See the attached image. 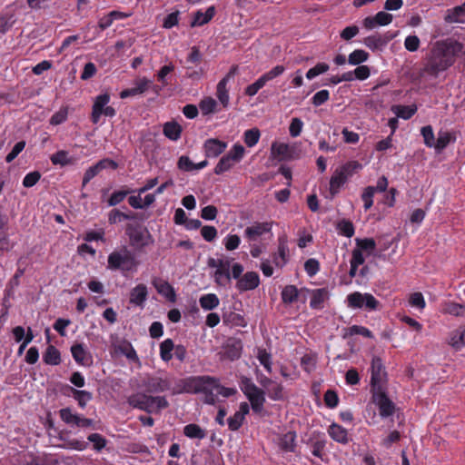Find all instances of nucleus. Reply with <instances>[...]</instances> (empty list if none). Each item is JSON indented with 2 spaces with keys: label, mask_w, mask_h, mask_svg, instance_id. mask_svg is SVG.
Wrapping results in <instances>:
<instances>
[{
  "label": "nucleus",
  "mask_w": 465,
  "mask_h": 465,
  "mask_svg": "<svg viewBox=\"0 0 465 465\" xmlns=\"http://www.w3.org/2000/svg\"><path fill=\"white\" fill-rule=\"evenodd\" d=\"M463 49V44L452 38L437 41L422 59L419 77L437 78L440 73L454 64L456 57L462 54Z\"/></svg>",
  "instance_id": "nucleus-1"
},
{
  "label": "nucleus",
  "mask_w": 465,
  "mask_h": 465,
  "mask_svg": "<svg viewBox=\"0 0 465 465\" xmlns=\"http://www.w3.org/2000/svg\"><path fill=\"white\" fill-rule=\"evenodd\" d=\"M127 402L133 408L148 413L160 412L169 407V402L164 396H153L141 392L129 396Z\"/></svg>",
  "instance_id": "nucleus-2"
},
{
  "label": "nucleus",
  "mask_w": 465,
  "mask_h": 465,
  "mask_svg": "<svg viewBox=\"0 0 465 465\" xmlns=\"http://www.w3.org/2000/svg\"><path fill=\"white\" fill-rule=\"evenodd\" d=\"M240 389L250 401L251 408L254 413L260 414L263 411L266 401L265 391L257 387L251 378L242 376L240 379Z\"/></svg>",
  "instance_id": "nucleus-3"
},
{
  "label": "nucleus",
  "mask_w": 465,
  "mask_h": 465,
  "mask_svg": "<svg viewBox=\"0 0 465 465\" xmlns=\"http://www.w3.org/2000/svg\"><path fill=\"white\" fill-rule=\"evenodd\" d=\"M139 264L135 255L126 247L113 252L108 256V268L111 270L133 271Z\"/></svg>",
  "instance_id": "nucleus-4"
},
{
  "label": "nucleus",
  "mask_w": 465,
  "mask_h": 465,
  "mask_svg": "<svg viewBox=\"0 0 465 465\" xmlns=\"http://www.w3.org/2000/svg\"><path fill=\"white\" fill-rule=\"evenodd\" d=\"M125 233L129 237L130 244L136 248H143L153 242L147 228L140 223H127Z\"/></svg>",
  "instance_id": "nucleus-5"
},
{
  "label": "nucleus",
  "mask_w": 465,
  "mask_h": 465,
  "mask_svg": "<svg viewBox=\"0 0 465 465\" xmlns=\"http://www.w3.org/2000/svg\"><path fill=\"white\" fill-rule=\"evenodd\" d=\"M371 401L378 407L379 414L381 418H388L395 412V404L388 397L383 388L379 390H371Z\"/></svg>",
  "instance_id": "nucleus-6"
},
{
  "label": "nucleus",
  "mask_w": 465,
  "mask_h": 465,
  "mask_svg": "<svg viewBox=\"0 0 465 465\" xmlns=\"http://www.w3.org/2000/svg\"><path fill=\"white\" fill-rule=\"evenodd\" d=\"M348 306L351 309H364L371 312L379 309L380 302L371 294L365 292H351L347 297Z\"/></svg>",
  "instance_id": "nucleus-7"
},
{
  "label": "nucleus",
  "mask_w": 465,
  "mask_h": 465,
  "mask_svg": "<svg viewBox=\"0 0 465 465\" xmlns=\"http://www.w3.org/2000/svg\"><path fill=\"white\" fill-rule=\"evenodd\" d=\"M61 420L71 427L78 428H94V420L89 418L83 417L77 413L73 412L71 408L66 407L59 411Z\"/></svg>",
  "instance_id": "nucleus-8"
},
{
  "label": "nucleus",
  "mask_w": 465,
  "mask_h": 465,
  "mask_svg": "<svg viewBox=\"0 0 465 465\" xmlns=\"http://www.w3.org/2000/svg\"><path fill=\"white\" fill-rule=\"evenodd\" d=\"M216 378L209 375H202L200 376V381L198 382L199 391H196V394L203 393L204 395V403L209 405H215L217 402V396L214 394Z\"/></svg>",
  "instance_id": "nucleus-9"
},
{
  "label": "nucleus",
  "mask_w": 465,
  "mask_h": 465,
  "mask_svg": "<svg viewBox=\"0 0 465 465\" xmlns=\"http://www.w3.org/2000/svg\"><path fill=\"white\" fill-rule=\"evenodd\" d=\"M371 372V390H379V388H383L382 382L386 381L387 372L385 371L383 361L380 357L374 356L372 358Z\"/></svg>",
  "instance_id": "nucleus-10"
},
{
  "label": "nucleus",
  "mask_w": 465,
  "mask_h": 465,
  "mask_svg": "<svg viewBox=\"0 0 465 465\" xmlns=\"http://www.w3.org/2000/svg\"><path fill=\"white\" fill-rule=\"evenodd\" d=\"M116 170L118 163L110 158H104L98 161L94 165L89 167L83 177L82 187H84L94 177H95L101 171L104 169Z\"/></svg>",
  "instance_id": "nucleus-11"
},
{
  "label": "nucleus",
  "mask_w": 465,
  "mask_h": 465,
  "mask_svg": "<svg viewBox=\"0 0 465 465\" xmlns=\"http://www.w3.org/2000/svg\"><path fill=\"white\" fill-rule=\"evenodd\" d=\"M200 376H190L183 379H180L175 382V385L172 388V394H196L198 389V382Z\"/></svg>",
  "instance_id": "nucleus-12"
},
{
  "label": "nucleus",
  "mask_w": 465,
  "mask_h": 465,
  "mask_svg": "<svg viewBox=\"0 0 465 465\" xmlns=\"http://www.w3.org/2000/svg\"><path fill=\"white\" fill-rule=\"evenodd\" d=\"M143 385L148 393H160L171 389L169 379L158 376L148 377Z\"/></svg>",
  "instance_id": "nucleus-13"
},
{
  "label": "nucleus",
  "mask_w": 465,
  "mask_h": 465,
  "mask_svg": "<svg viewBox=\"0 0 465 465\" xmlns=\"http://www.w3.org/2000/svg\"><path fill=\"white\" fill-rule=\"evenodd\" d=\"M392 15L381 11L374 16H367L363 19L362 24L366 29H373L376 25L385 26L391 23Z\"/></svg>",
  "instance_id": "nucleus-14"
},
{
  "label": "nucleus",
  "mask_w": 465,
  "mask_h": 465,
  "mask_svg": "<svg viewBox=\"0 0 465 465\" xmlns=\"http://www.w3.org/2000/svg\"><path fill=\"white\" fill-rule=\"evenodd\" d=\"M227 143L217 138H210L204 142L203 149L205 156L209 158L218 157L226 149Z\"/></svg>",
  "instance_id": "nucleus-15"
},
{
  "label": "nucleus",
  "mask_w": 465,
  "mask_h": 465,
  "mask_svg": "<svg viewBox=\"0 0 465 465\" xmlns=\"http://www.w3.org/2000/svg\"><path fill=\"white\" fill-rule=\"evenodd\" d=\"M71 353L74 360L80 365L90 366L93 362L92 355L84 348L83 343H75L71 347Z\"/></svg>",
  "instance_id": "nucleus-16"
},
{
  "label": "nucleus",
  "mask_w": 465,
  "mask_h": 465,
  "mask_svg": "<svg viewBox=\"0 0 465 465\" xmlns=\"http://www.w3.org/2000/svg\"><path fill=\"white\" fill-rule=\"evenodd\" d=\"M296 439V432L290 430L279 436L278 446L284 452H295L297 446Z\"/></svg>",
  "instance_id": "nucleus-17"
},
{
  "label": "nucleus",
  "mask_w": 465,
  "mask_h": 465,
  "mask_svg": "<svg viewBox=\"0 0 465 465\" xmlns=\"http://www.w3.org/2000/svg\"><path fill=\"white\" fill-rule=\"evenodd\" d=\"M260 278L255 272H247L243 276L238 280L237 287L240 291H252L258 287Z\"/></svg>",
  "instance_id": "nucleus-18"
},
{
  "label": "nucleus",
  "mask_w": 465,
  "mask_h": 465,
  "mask_svg": "<svg viewBox=\"0 0 465 465\" xmlns=\"http://www.w3.org/2000/svg\"><path fill=\"white\" fill-rule=\"evenodd\" d=\"M231 262L229 260H223L222 264L216 269L214 272L215 282L220 286L225 287L231 282L230 272Z\"/></svg>",
  "instance_id": "nucleus-19"
},
{
  "label": "nucleus",
  "mask_w": 465,
  "mask_h": 465,
  "mask_svg": "<svg viewBox=\"0 0 465 465\" xmlns=\"http://www.w3.org/2000/svg\"><path fill=\"white\" fill-rule=\"evenodd\" d=\"M328 434L334 441L341 444H347L350 440L348 430L335 422L329 426Z\"/></svg>",
  "instance_id": "nucleus-20"
},
{
  "label": "nucleus",
  "mask_w": 465,
  "mask_h": 465,
  "mask_svg": "<svg viewBox=\"0 0 465 465\" xmlns=\"http://www.w3.org/2000/svg\"><path fill=\"white\" fill-rule=\"evenodd\" d=\"M110 95L105 93L98 95L93 104L91 121L93 124H97L102 115V110L109 103Z\"/></svg>",
  "instance_id": "nucleus-21"
},
{
  "label": "nucleus",
  "mask_w": 465,
  "mask_h": 465,
  "mask_svg": "<svg viewBox=\"0 0 465 465\" xmlns=\"http://www.w3.org/2000/svg\"><path fill=\"white\" fill-rule=\"evenodd\" d=\"M114 350L116 352L124 355L128 360L134 362L139 361V357L132 343L126 340H123L114 345Z\"/></svg>",
  "instance_id": "nucleus-22"
},
{
  "label": "nucleus",
  "mask_w": 465,
  "mask_h": 465,
  "mask_svg": "<svg viewBox=\"0 0 465 465\" xmlns=\"http://www.w3.org/2000/svg\"><path fill=\"white\" fill-rule=\"evenodd\" d=\"M215 13H216V10H215L214 5L208 7L207 10L205 11V13L197 11L196 13H194L193 19L191 22V26L192 27L202 26V25L209 23L215 15Z\"/></svg>",
  "instance_id": "nucleus-23"
},
{
  "label": "nucleus",
  "mask_w": 465,
  "mask_h": 465,
  "mask_svg": "<svg viewBox=\"0 0 465 465\" xmlns=\"http://www.w3.org/2000/svg\"><path fill=\"white\" fill-rule=\"evenodd\" d=\"M449 344L457 351L465 347V325L450 332Z\"/></svg>",
  "instance_id": "nucleus-24"
},
{
  "label": "nucleus",
  "mask_w": 465,
  "mask_h": 465,
  "mask_svg": "<svg viewBox=\"0 0 465 465\" xmlns=\"http://www.w3.org/2000/svg\"><path fill=\"white\" fill-rule=\"evenodd\" d=\"M223 323L231 327H246L248 322L241 313L230 312L223 313Z\"/></svg>",
  "instance_id": "nucleus-25"
},
{
  "label": "nucleus",
  "mask_w": 465,
  "mask_h": 465,
  "mask_svg": "<svg viewBox=\"0 0 465 465\" xmlns=\"http://www.w3.org/2000/svg\"><path fill=\"white\" fill-rule=\"evenodd\" d=\"M163 132L168 139L177 141L181 137L183 128L177 122L171 121L163 124Z\"/></svg>",
  "instance_id": "nucleus-26"
},
{
  "label": "nucleus",
  "mask_w": 465,
  "mask_h": 465,
  "mask_svg": "<svg viewBox=\"0 0 465 465\" xmlns=\"http://www.w3.org/2000/svg\"><path fill=\"white\" fill-rule=\"evenodd\" d=\"M348 180L346 179V176L341 173L338 169H336L331 177L330 180V193L333 197L335 196L339 191L340 188L346 183Z\"/></svg>",
  "instance_id": "nucleus-27"
},
{
  "label": "nucleus",
  "mask_w": 465,
  "mask_h": 465,
  "mask_svg": "<svg viewBox=\"0 0 465 465\" xmlns=\"http://www.w3.org/2000/svg\"><path fill=\"white\" fill-rule=\"evenodd\" d=\"M271 155L274 158H278L279 161L289 160L292 158L289 145L286 143H278L276 142L272 144Z\"/></svg>",
  "instance_id": "nucleus-28"
},
{
  "label": "nucleus",
  "mask_w": 465,
  "mask_h": 465,
  "mask_svg": "<svg viewBox=\"0 0 465 465\" xmlns=\"http://www.w3.org/2000/svg\"><path fill=\"white\" fill-rule=\"evenodd\" d=\"M272 229L269 223H256L252 226L247 227L245 234L249 239H255V237L262 235L263 232H268Z\"/></svg>",
  "instance_id": "nucleus-29"
},
{
  "label": "nucleus",
  "mask_w": 465,
  "mask_h": 465,
  "mask_svg": "<svg viewBox=\"0 0 465 465\" xmlns=\"http://www.w3.org/2000/svg\"><path fill=\"white\" fill-rule=\"evenodd\" d=\"M43 360L45 364L48 365H58L61 362V354L57 348H55L54 345H49L44 355Z\"/></svg>",
  "instance_id": "nucleus-30"
},
{
  "label": "nucleus",
  "mask_w": 465,
  "mask_h": 465,
  "mask_svg": "<svg viewBox=\"0 0 465 465\" xmlns=\"http://www.w3.org/2000/svg\"><path fill=\"white\" fill-rule=\"evenodd\" d=\"M391 38V36L382 37L380 35H375L365 37L363 43L367 47L374 51L385 45Z\"/></svg>",
  "instance_id": "nucleus-31"
},
{
  "label": "nucleus",
  "mask_w": 465,
  "mask_h": 465,
  "mask_svg": "<svg viewBox=\"0 0 465 465\" xmlns=\"http://www.w3.org/2000/svg\"><path fill=\"white\" fill-rule=\"evenodd\" d=\"M72 391L73 398L77 401L78 406L84 409L87 402L93 399V393L87 391L76 390L69 387Z\"/></svg>",
  "instance_id": "nucleus-32"
},
{
  "label": "nucleus",
  "mask_w": 465,
  "mask_h": 465,
  "mask_svg": "<svg viewBox=\"0 0 465 465\" xmlns=\"http://www.w3.org/2000/svg\"><path fill=\"white\" fill-rule=\"evenodd\" d=\"M183 434L190 439L203 440L206 437L205 430L195 423H190L184 426Z\"/></svg>",
  "instance_id": "nucleus-33"
},
{
  "label": "nucleus",
  "mask_w": 465,
  "mask_h": 465,
  "mask_svg": "<svg viewBox=\"0 0 465 465\" xmlns=\"http://www.w3.org/2000/svg\"><path fill=\"white\" fill-rule=\"evenodd\" d=\"M463 15H465V2L461 5L449 9L444 17V21L449 24L459 23L460 22V17Z\"/></svg>",
  "instance_id": "nucleus-34"
},
{
  "label": "nucleus",
  "mask_w": 465,
  "mask_h": 465,
  "mask_svg": "<svg viewBox=\"0 0 465 465\" xmlns=\"http://www.w3.org/2000/svg\"><path fill=\"white\" fill-rule=\"evenodd\" d=\"M200 305L203 310L211 311L215 309L219 303V298L212 292H209L200 298Z\"/></svg>",
  "instance_id": "nucleus-35"
},
{
  "label": "nucleus",
  "mask_w": 465,
  "mask_h": 465,
  "mask_svg": "<svg viewBox=\"0 0 465 465\" xmlns=\"http://www.w3.org/2000/svg\"><path fill=\"white\" fill-rule=\"evenodd\" d=\"M50 160L54 165L65 166L74 163V160L68 157V152L64 150H60L52 154Z\"/></svg>",
  "instance_id": "nucleus-36"
},
{
  "label": "nucleus",
  "mask_w": 465,
  "mask_h": 465,
  "mask_svg": "<svg viewBox=\"0 0 465 465\" xmlns=\"http://www.w3.org/2000/svg\"><path fill=\"white\" fill-rule=\"evenodd\" d=\"M174 349V343L172 339H166L160 344V356L163 361L168 362L172 360V351Z\"/></svg>",
  "instance_id": "nucleus-37"
},
{
  "label": "nucleus",
  "mask_w": 465,
  "mask_h": 465,
  "mask_svg": "<svg viewBox=\"0 0 465 465\" xmlns=\"http://www.w3.org/2000/svg\"><path fill=\"white\" fill-rule=\"evenodd\" d=\"M393 111L396 114L397 117L408 120L415 114V113L417 112V106L415 104L396 105L393 107Z\"/></svg>",
  "instance_id": "nucleus-38"
},
{
  "label": "nucleus",
  "mask_w": 465,
  "mask_h": 465,
  "mask_svg": "<svg viewBox=\"0 0 465 465\" xmlns=\"http://www.w3.org/2000/svg\"><path fill=\"white\" fill-rule=\"evenodd\" d=\"M336 229L341 235L348 238L352 237L355 232L352 222L347 219L340 220L336 224Z\"/></svg>",
  "instance_id": "nucleus-39"
},
{
  "label": "nucleus",
  "mask_w": 465,
  "mask_h": 465,
  "mask_svg": "<svg viewBox=\"0 0 465 465\" xmlns=\"http://www.w3.org/2000/svg\"><path fill=\"white\" fill-rule=\"evenodd\" d=\"M266 392L272 401H282L284 398L283 386L275 381L266 389Z\"/></svg>",
  "instance_id": "nucleus-40"
},
{
  "label": "nucleus",
  "mask_w": 465,
  "mask_h": 465,
  "mask_svg": "<svg viewBox=\"0 0 465 465\" xmlns=\"http://www.w3.org/2000/svg\"><path fill=\"white\" fill-rule=\"evenodd\" d=\"M226 79H222L216 87V95L224 108L229 105V94L226 88Z\"/></svg>",
  "instance_id": "nucleus-41"
},
{
  "label": "nucleus",
  "mask_w": 465,
  "mask_h": 465,
  "mask_svg": "<svg viewBox=\"0 0 465 465\" xmlns=\"http://www.w3.org/2000/svg\"><path fill=\"white\" fill-rule=\"evenodd\" d=\"M362 165L358 161H350L346 163L342 164L341 167L337 168L341 173H342L346 179L348 180L355 173L361 170Z\"/></svg>",
  "instance_id": "nucleus-42"
},
{
  "label": "nucleus",
  "mask_w": 465,
  "mask_h": 465,
  "mask_svg": "<svg viewBox=\"0 0 465 465\" xmlns=\"http://www.w3.org/2000/svg\"><path fill=\"white\" fill-rule=\"evenodd\" d=\"M327 440L322 435L312 441V453L313 456L322 460L323 451L326 447Z\"/></svg>",
  "instance_id": "nucleus-43"
},
{
  "label": "nucleus",
  "mask_w": 465,
  "mask_h": 465,
  "mask_svg": "<svg viewBox=\"0 0 465 465\" xmlns=\"http://www.w3.org/2000/svg\"><path fill=\"white\" fill-rule=\"evenodd\" d=\"M442 312L454 316L465 315V305L456 302H447L444 304Z\"/></svg>",
  "instance_id": "nucleus-44"
},
{
  "label": "nucleus",
  "mask_w": 465,
  "mask_h": 465,
  "mask_svg": "<svg viewBox=\"0 0 465 465\" xmlns=\"http://www.w3.org/2000/svg\"><path fill=\"white\" fill-rule=\"evenodd\" d=\"M369 58V54L365 52L364 50H355L352 53L350 54L348 57V62L351 64L358 65L365 61H367Z\"/></svg>",
  "instance_id": "nucleus-45"
},
{
  "label": "nucleus",
  "mask_w": 465,
  "mask_h": 465,
  "mask_svg": "<svg viewBox=\"0 0 465 465\" xmlns=\"http://www.w3.org/2000/svg\"><path fill=\"white\" fill-rule=\"evenodd\" d=\"M216 106H217V103L212 97H205L199 104V107H200L203 114H204V115L214 113Z\"/></svg>",
  "instance_id": "nucleus-46"
},
{
  "label": "nucleus",
  "mask_w": 465,
  "mask_h": 465,
  "mask_svg": "<svg viewBox=\"0 0 465 465\" xmlns=\"http://www.w3.org/2000/svg\"><path fill=\"white\" fill-rule=\"evenodd\" d=\"M278 255L282 259V265L285 264L289 257V248L286 236H281L278 239Z\"/></svg>",
  "instance_id": "nucleus-47"
},
{
  "label": "nucleus",
  "mask_w": 465,
  "mask_h": 465,
  "mask_svg": "<svg viewBox=\"0 0 465 465\" xmlns=\"http://www.w3.org/2000/svg\"><path fill=\"white\" fill-rule=\"evenodd\" d=\"M260 130L258 128H252L244 133V143L248 147L254 146L260 139Z\"/></svg>",
  "instance_id": "nucleus-48"
},
{
  "label": "nucleus",
  "mask_w": 465,
  "mask_h": 465,
  "mask_svg": "<svg viewBox=\"0 0 465 465\" xmlns=\"http://www.w3.org/2000/svg\"><path fill=\"white\" fill-rule=\"evenodd\" d=\"M257 359L260 363L264 367V369L271 373L272 372V355L267 352L265 349H259Z\"/></svg>",
  "instance_id": "nucleus-49"
},
{
  "label": "nucleus",
  "mask_w": 465,
  "mask_h": 465,
  "mask_svg": "<svg viewBox=\"0 0 465 465\" xmlns=\"http://www.w3.org/2000/svg\"><path fill=\"white\" fill-rule=\"evenodd\" d=\"M451 140V135L448 132H440L437 141L435 142L434 148L437 152H441L448 146Z\"/></svg>",
  "instance_id": "nucleus-50"
},
{
  "label": "nucleus",
  "mask_w": 465,
  "mask_h": 465,
  "mask_svg": "<svg viewBox=\"0 0 465 465\" xmlns=\"http://www.w3.org/2000/svg\"><path fill=\"white\" fill-rule=\"evenodd\" d=\"M233 160L230 159L226 154L223 155L216 164L214 168V173L216 174H222L224 172L230 170L232 166Z\"/></svg>",
  "instance_id": "nucleus-51"
},
{
  "label": "nucleus",
  "mask_w": 465,
  "mask_h": 465,
  "mask_svg": "<svg viewBox=\"0 0 465 465\" xmlns=\"http://www.w3.org/2000/svg\"><path fill=\"white\" fill-rule=\"evenodd\" d=\"M330 66L326 63H318L314 67L308 70L306 78L309 80L313 79L321 74H324L329 70Z\"/></svg>",
  "instance_id": "nucleus-52"
},
{
  "label": "nucleus",
  "mask_w": 465,
  "mask_h": 465,
  "mask_svg": "<svg viewBox=\"0 0 465 465\" xmlns=\"http://www.w3.org/2000/svg\"><path fill=\"white\" fill-rule=\"evenodd\" d=\"M245 419L240 415V413L235 412L232 416L227 419L228 428L232 431L238 430L243 424Z\"/></svg>",
  "instance_id": "nucleus-53"
},
{
  "label": "nucleus",
  "mask_w": 465,
  "mask_h": 465,
  "mask_svg": "<svg viewBox=\"0 0 465 465\" xmlns=\"http://www.w3.org/2000/svg\"><path fill=\"white\" fill-rule=\"evenodd\" d=\"M324 403L325 405L330 408L333 409L338 406L339 404V397L335 391L328 390L324 393L323 396Z\"/></svg>",
  "instance_id": "nucleus-54"
},
{
  "label": "nucleus",
  "mask_w": 465,
  "mask_h": 465,
  "mask_svg": "<svg viewBox=\"0 0 465 465\" xmlns=\"http://www.w3.org/2000/svg\"><path fill=\"white\" fill-rule=\"evenodd\" d=\"M327 293L328 292H313L310 302L311 307L315 310L322 309L323 303L327 299Z\"/></svg>",
  "instance_id": "nucleus-55"
},
{
  "label": "nucleus",
  "mask_w": 465,
  "mask_h": 465,
  "mask_svg": "<svg viewBox=\"0 0 465 465\" xmlns=\"http://www.w3.org/2000/svg\"><path fill=\"white\" fill-rule=\"evenodd\" d=\"M357 249L361 251L371 252L376 247V242L372 238L356 239Z\"/></svg>",
  "instance_id": "nucleus-56"
},
{
  "label": "nucleus",
  "mask_w": 465,
  "mask_h": 465,
  "mask_svg": "<svg viewBox=\"0 0 465 465\" xmlns=\"http://www.w3.org/2000/svg\"><path fill=\"white\" fill-rule=\"evenodd\" d=\"M374 189L373 186H367L362 194H361V200L364 203V210H369L372 204H373V195H374Z\"/></svg>",
  "instance_id": "nucleus-57"
},
{
  "label": "nucleus",
  "mask_w": 465,
  "mask_h": 465,
  "mask_svg": "<svg viewBox=\"0 0 465 465\" xmlns=\"http://www.w3.org/2000/svg\"><path fill=\"white\" fill-rule=\"evenodd\" d=\"M244 153V147L240 143H236L226 155L230 157V159L233 160V162H239L243 157Z\"/></svg>",
  "instance_id": "nucleus-58"
},
{
  "label": "nucleus",
  "mask_w": 465,
  "mask_h": 465,
  "mask_svg": "<svg viewBox=\"0 0 465 465\" xmlns=\"http://www.w3.org/2000/svg\"><path fill=\"white\" fill-rule=\"evenodd\" d=\"M421 134L424 139V143L428 147H434L435 138L432 127L430 125H426L421 128Z\"/></svg>",
  "instance_id": "nucleus-59"
},
{
  "label": "nucleus",
  "mask_w": 465,
  "mask_h": 465,
  "mask_svg": "<svg viewBox=\"0 0 465 465\" xmlns=\"http://www.w3.org/2000/svg\"><path fill=\"white\" fill-rule=\"evenodd\" d=\"M266 84V81L263 79L262 76H261L259 79H257L253 84L248 85L245 89V94L248 96H253L255 95L258 91L262 88Z\"/></svg>",
  "instance_id": "nucleus-60"
},
{
  "label": "nucleus",
  "mask_w": 465,
  "mask_h": 465,
  "mask_svg": "<svg viewBox=\"0 0 465 465\" xmlns=\"http://www.w3.org/2000/svg\"><path fill=\"white\" fill-rule=\"evenodd\" d=\"M40 179H41L40 172H38V171L31 172L25 176V178L23 180V185L26 188L33 187L39 182Z\"/></svg>",
  "instance_id": "nucleus-61"
},
{
  "label": "nucleus",
  "mask_w": 465,
  "mask_h": 465,
  "mask_svg": "<svg viewBox=\"0 0 465 465\" xmlns=\"http://www.w3.org/2000/svg\"><path fill=\"white\" fill-rule=\"evenodd\" d=\"M350 335H361L366 338L372 339V332L366 327L361 325H352L349 328Z\"/></svg>",
  "instance_id": "nucleus-62"
},
{
  "label": "nucleus",
  "mask_w": 465,
  "mask_h": 465,
  "mask_svg": "<svg viewBox=\"0 0 465 465\" xmlns=\"http://www.w3.org/2000/svg\"><path fill=\"white\" fill-rule=\"evenodd\" d=\"M177 167L183 172H192L194 170V163L187 155H182L178 159Z\"/></svg>",
  "instance_id": "nucleus-63"
},
{
  "label": "nucleus",
  "mask_w": 465,
  "mask_h": 465,
  "mask_svg": "<svg viewBox=\"0 0 465 465\" xmlns=\"http://www.w3.org/2000/svg\"><path fill=\"white\" fill-rule=\"evenodd\" d=\"M218 209L214 205H207L201 211V217L203 220L213 221L217 217Z\"/></svg>",
  "instance_id": "nucleus-64"
}]
</instances>
